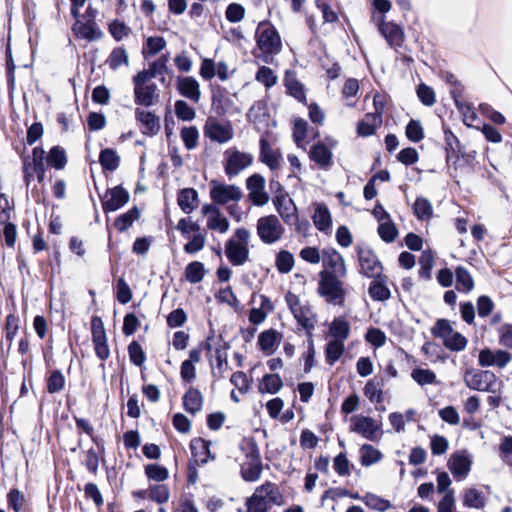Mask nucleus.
Segmentation results:
<instances>
[{
  "mask_svg": "<svg viewBox=\"0 0 512 512\" xmlns=\"http://www.w3.org/2000/svg\"><path fill=\"white\" fill-rule=\"evenodd\" d=\"M256 42L265 63H271L273 55L281 51L282 43L279 33L269 22L259 23L256 30Z\"/></svg>",
  "mask_w": 512,
  "mask_h": 512,
  "instance_id": "1",
  "label": "nucleus"
},
{
  "mask_svg": "<svg viewBox=\"0 0 512 512\" xmlns=\"http://www.w3.org/2000/svg\"><path fill=\"white\" fill-rule=\"evenodd\" d=\"M463 380L468 388L475 391L497 394L502 388V382L490 370L467 369Z\"/></svg>",
  "mask_w": 512,
  "mask_h": 512,
  "instance_id": "2",
  "label": "nucleus"
},
{
  "mask_svg": "<svg viewBox=\"0 0 512 512\" xmlns=\"http://www.w3.org/2000/svg\"><path fill=\"white\" fill-rule=\"evenodd\" d=\"M234 237L226 241L225 254L233 266H242L249 258L250 232L246 228H237Z\"/></svg>",
  "mask_w": 512,
  "mask_h": 512,
  "instance_id": "3",
  "label": "nucleus"
},
{
  "mask_svg": "<svg viewBox=\"0 0 512 512\" xmlns=\"http://www.w3.org/2000/svg\"><path fill=\"white\" fill-rule=\"evenodd\" d=\"M320 281L318 291L327 302L334 305H341L345 298V290L341 278L344 276H332L328 274L327 270H322L319 273Z\"/></svg>",
  "mask_w": 512,
  "mask_h": 512,
  "instance_id": "4",
  "label": "nucleus"
},
{
  "mask_svg": "<svg viewBox=\"0 0 512 512\" xmlns=\"http://www.w3.org/2000/svg\"><path fill=\"white\" fill-rule=\"evenodd\" d=\"M432 334L441 338L445 347L451 351H462L467 346V339L461 333L454 331L446 319L437 320L432 328Z\"/></svg>",
  "mask_w": 512,
  "mask_h": 512,
  "instance_id": "5",
  "label": "nucleus"
},
{
  "mask_svg": "<svg viewBox=\"0 0 512 512\" xmlns=\"http://www.w3.org/2000/svg\"><path fill=\"white\" fill-rule=\"evenodd\" d=\"M256 229L260 240L268 245L279 241L285 232L280 220L275 215H268L259 218Z\"/></svg>",
  "mask_w": 512,
  "mask_h": 512,
  "instance_id": "6",
  "label": "nucleus"
},
{
  "mask_svg": "<svg viewBox=\"0 0 512 512\" xmlns=\"http://www.w3.org/2000/svg\"><path fill=\"white\" fill-rule=\"evenodd\" d=\"M210 198L215 204L225 205L229 202H238L242 199L243 193L236 185L226 184L218 181L210 183Z\"/></svg>",
  "mask_w": 512,
  "mask_h": 512,
  "instance_id": "7",
  "label": "nucleus"
},
{
  "mask_svg": "<svg viewBox=\"0 0 512 512\" xmlns=\"http://www.w3.org/2000/svg\"><path fill=\"white\" fill-rule=\"evenodd\" d=\"M360 273L368 278H380L383 266L376 254L369 247H358L357 249Z\"/></svg>",
  "mask_w": 512,
  "mask_h": 512,
  "instance_id": "8",
  "label": "nucleus"
},
{
  "mask_svg": "<svg viewBox=\"0 0 512 512\" xmlns=\"http://www.w3.org/2000/svg\"><path fill=\"white\" fill-rule=\"evenodd\" d=\"M226 161L224 165L225 173L229 178L237 176L241 171L250 166L253 162V156L249 153L231 149L225 152Z\"/></svg>",
  "mask_w": 512,
  "mask_h": 512,
  "instance_id": "9",
  "label": "nucleus"
},
{
  "mask_svg": "<svg viewBox=\"0 0 512 512\" xmlns=\"http://www.w3.org/2000/svg\"><path fill=\"white\" fill-rule=\"evenodd\" d=\"M91 332L94 350L97 357L101 360H107L110 356V349L107 342L104 324L100 317H93L91 321Z\"/></svg>",
  "mask_w": 512,
  "mask_h": 512,
  "instance_id": "10",
  "label": "nucleus"
},
{
  "mask_svg": "<svg viewBox=\"0 0 512 512\" xmlns=\"http://www.w3.org/2000/svg\"><path fill=\"white\" fill-rule=\"evenodd\" d=\"M134 97L135 103L145 107H150L154 104L157 95V85L154 83L147 84V80L134 76Z\"/></svg>",
  "mask_w": 512,
  "mask_h": 512,
  "instance_id": "11",
  "label": "nucleus"
},
{
  "mask_svg": "<svg viewBox=\"0 0 512 512\" xmlns=\"http://www.w3.org/2000/svg\"><path fill=\"white\" fill-rule=\"evenodd\" d=\"M265 183V178L258 173L252 174L246 180L249 199L255 206H264L269 201V195L265 191Z\"/></svg>",
  "mask_w": 512,
  "mask_h": 512,
  "instance_id": "12",
  "label": "nucleus"
},
{
  "mask_svg": "<svg viewBox=\"0 0 512 512\" xmlns=\"http://www.w3.org/2000/svg\"><path fill=\"white\" fill-rule=\"evenodd\" d=\"M129 193L122 186L108 189L102 198V208L105 213L114 212L122 208L129 201Z\"/></svg>",
  "mask_w": 512,
  "mask_h": 512,
  "instance_id": "13",
  "label": "nucleus"
},
{
  "mask_svg": "<svg viewBox=\"0 0 512 512\" xmlns=\"http://www.w3.org/2000/svg\"><path fill=\"white\" fill-rule=\"evenodd\" d=\"M323 270L332 276H346L347 270L343 257L334 248H325L322 251Z\"/></svg>",
  "mask_w": 512,
  "mask_h": 512,
  "instance_id": "14",
  "label": "nucleus"
},
{
  "mask_svg": "<svg viewBox=\"0 0 512 512\" xmlns=\"http://www.w3.org/2000/svg\"><path fill=\"white\" fill-rule=\"evenodd\" d=\"M272 202L276 211L287 225H291L297 220V207L288 193L273 196Z\"/></svg>",
  "mask_w": 512,
  "mask_h": 512,
  "instance_id": "15",
  "label": "nucleus"
},
{
  "mask_svg": "<svg viewBox=\"0 0 512 512\" xmlns=\"http://www.w3.org/2000/svg\"><path fill=\"white\" fill-rule=\"evenodd\" d=\"M205 136L211 141L226 143L233 138V129L229 124H221L215 119H208L204 127Z\"/></svg>",
  "mask_w": 512,
  "mask_h": 512,
  "instance_id": "16",
  "label": "nucleus"
},
{
  "mask_svg": "<svg viewBox=\"0 0 512 512\" xmlns=\"http://www.w3.org/2000/svg\"><path fill=\"white\" fill-rule=\"evenodd\" d=\"M176 89L179 94L194 103H198L201 98L200 84L192 76H178L176 79Z\"/></svg>",
  "mask_w": 512,
  "mask_h": 512,
  "instance_id": "17",
  "label": "nucleus"
},
{
  "mask_svg": "<svg viewBox=\"0 0 512 512\" xmlns=\"http://www.w3.org/2000/svg\"><path fill=\"white\" fill-rule=\"evenodd\" d=\"M351 430L361 434L367 440L374 441L377 438L380 425L371 417L355 416Z\"/></svg>",
  "mask_w": 512,
  "mask_h": 512,
  "instance_id": "18",
  "label": "nucleus"
},
{
  "mask_svg": "<svg viewBox=\"0 0 512 512\" xmlns=\"http://www.w3.org/2000/svg\"><path fill=\"white\" fill-rule=\"evenodd\" d=\"M448 468L454 478L461 481L466 478L471 469V460L465 452H456L448 461Z\"/></svg>",
  "mask_w": 512,
  "mask_h": 512,
  "instance_id": "19",
  "label": "nucleus"
},
{
  "mask_svg": "<svg viewBox=\"0 0 512 512\" xmlns=\"http://www.w3.org/2000/svg\"><path fill=\"white\" fill-rule=\"evenodd\" d=\"M378 30L390 47L396 49L403 44L405 38L404 31L399 25L381 20L378 24Z\"/></svg>",
  "mask_w": 512,
  "mask_h": 512,
  "instance_id": "20",
  "label": "nucleus"
},
{
  "mask_svg": "<svg viewBox=\"0 0 512 512\" xmlns=\"http://www.w3.org/2000/svg\"><path fill=\"white\" fill-rule=\"evenodd\" d=\"M260 161L266 164L271 170L280 167L281 154L278 150H274L268 140L264 137L260 139Z\"/></svg>",
  "mask_w": 512,
  "mask_h": 512,
  "instance_id": "21",
  "label": "nucleus"
},
{
  "mask_svg": "<svg viewBox=\"0 0 512 512\" xmlns=\"http://www.w3.org/2000/svg\"><path fill=\"white\" fill-rule=\"evenodd\" d=\"M135 117L136 120L143 126V134L153 136L158 133L160 129V121L155 114L137 108L135 110Z\"/></svg>",
  "mask_w": 512,
  "mask_h": 512,
  "instance_id": "22",
  "label": "nucleus"
},
{
  "mask_svg": "<svg viewBox=\"0 0 512 512\" xmlns=\"http://www.w3.org/2000/svg\"><path fill=\"white\" fill-rule=\"evenodd\" d=\"M375 107H377L375 105ZM382 123V112L378 111L376 108V112L367 113L365 117L358 123L357 125V133L360 136L368 137L375 133L377 127H379Z\"/></svg>",
  "mask_w": 512,
  "mask_h": 512,
  "instance_id": "23",
  "label": "nucleus"
},
{
  "mask_svg": "<svg viewBox=\"0 0 512 512\" xmlns=\"http://www.w3.org/2000/svg\"><path fill=\"white\" fill-rule=\"evenodd\" d=\"M312 220L315 227L321 232H328L331 229V214L328 207L323 203L315 204Z\"/></svg>",
  "mask_w": 512,
  "mask_h": 512,
  "instance_id": "24",
  "label": "nucleus"
},
{
  "mask_svg": "<svg viewBox=\"0 0 512 512\" xmlns=\"http://www.w3.org/2000/svg\"><path fill=\"white\" fill-rule=\"evenodd\" d=\"M177 203L184 213L190 214L197 207V191L194 188H184L180 190L177 197Z\"/></svg>",
  "mask_w": 512,
  "mask_h": 512,
  "instance_id": "25",
  "label": "nucleus"
},
{
  "mask_svg": "<svg viewBox=\"0 0 512 512\" xmlns=\"http://www.w3.org/2000/svg\"><path fill=\"white\" fill-rule=\"evenodd\" d=\"M74 31L78 37L89 41L99 40L103 35L94 21H87L86 23L77 22L74 25Z\"/></svg>",
  "mask_w": 512,
  "mask_h": 512,
  "instance_id": "26",
  "label": "nucleus"
},
{
  "mask_svg": "<svg viewBox=\"0 0 512 512\" xmlns=\"http://www.w3.org/2000/svg\"><path fill=\"white\" fill-rule=\"evenodd\" d=\"M310 158L324 169L332 165V152L323 143H317L311 148Z\"/></svg>",
  "mask_w": 512,
  "mask_h": 512,
  "instance_id": "27",
  "label": "nucleus"
},
{
  "mask_svg": "<svg viewBox=\"0 0 512 512\" xmlns=\"http://www.w3.org/2000/svg\"><path fill=\"white\" fill-rule=\"evenodd\" d=\"M167 62L168 57L166 55H162L157 60L150 63L148 69L140 71L135 76L149 81L157 75H161L167 71Z\"/></svg>",
  "mask_w": 512,
  "mask_h": 512,
  "instance_id": "28",
  "label": "nucleus"
},
{
  "mask_svg": "<svg viewBox=\"0 0 512 512\" xmlns=\"http://www.w3.org/2000/svg\"><path fill=\"white\" fill-rule=\"evenodd\" d=\"M183 405L187 412L196 414L202 409L203 396L195 388H190L183 396Z\"/></svg>",
  "mask_w": 512,
  "mask_h": 512,
  "instance_id": "29",
  "label": "nucleus"
},
{
  "mask_svg": "<svg viewBox=\"0 0 512 512\" xmlns=\"http://www.w3.org/2000/svg\"><path fill=\"white\" fill-rule=\"evenodd\" d=\"M374 280L370 283L368 293L374 301H386L391 297V292L385 284V279L381 276L380 278H373Z\"/></svg>",
  "mask_w": 512,
  "mask_h": 512,
  "instance_id": "30",
  "label": "nucleus"
},
{
  "mask_svg": "<svg viewBox=\"0 0 512 512\" xmlns=\"http://www.w3.org/2000/svg\"><path fill=\"white\" fill-rule=\"evenodd\" d=\"M295 319L298 324L301 325L306 331L307 334L311 337V330L314 329V316L309 307L300 306L299 308L292 311Z\"/></svg>",
  "mask_w": 512,
  "mask_h": 512,
  "instance_id": "31",
  "label": "nucleus"
},
{
  "mask_svg": "<svg viewBox=\"0 0 512 512\" xmlns=\"http://www.w3.org/2000/svg\"><path fill=\"white\" fill-rule=\"evenodd\" d=\"M329 334L333 340L345 342L350 334V325L343 318H335L330 325Z\"/></svg>",
  "mask_w": 512,
  "mask_h": 512,
  "instance_id": "32",
  "label": "nucleus"
},
{
  "mask_svg": "<svg viewBox=\"0 0 512 512\" xmlns=\"http://www.w3.org/2000/svg\"><path fill=\"white\" fill-rule=\"evenodd\" d=\"M456 289L462 293H469L474 288V280L469 271L458 266L455 270Z\"/></svg>",
  "mask_w": 512,
  "mask_h": 512,
  "instance_id": "33",
  "label": "nucleus"
},
{
  "mask_svg": "<svg viewBox=\"0 0 512 512\" xmlns=\"http://www.w3.org/2000/svg\"><path fill=\"white\" fill-rule=\"evenodd\" d=\"M444 142H445V151H446V161L449 163L453 157L458 158V153L460 152V141L453 134V132L449 128H444Z\"/></svg>",
  "mask_w": 512,
  "mask_h": 512,
  "instance_id": "34",
  "label": "nucleus"
},
{
  "mask_svg": "<svg viewBox=\"0 0 512 512\" xmlns=\"http://www.w3.org/2000/svg\"><path fill=\"white\" fill-rule=\"evenodd\" d=\"M486 504L485 496L475 488H469L464 491L463 505L468 508L482 509Z\"/></svg>",
  "mask_w": 512,
  "mask_h": 512,
  "instance_id": "35",
  "label": "nucleus"
},
{
  "mask_svg": "<svg viewBox=\"0 0 512 512\" xmlns=\"http://www.w3.org/2000/svg\"><path fill=\"white\" fill-rule=\"evenodd\" d=\"M283 386L282 379L278 374H266L259 384L260 393L276 394Z\"/></svg>",
  "mask_w": 512,
  "mask_h": 512,
  "instance_id": "36",
  "label": "nucleus"
},
{
  "mask_svg": "<svg viewBox=\"0 0 512 512\" xmlns=\"http://www.w3.org/2000/svg\"><path fill=\"white\" fill-rule=\"evenodd\" d=\"M361 501L370 509L384 512L392 508V504L389 500L384 499L376 494L373 493H366L364 496H362Z\"/></svg>",
  "mask_w": 512,
  "mask_h": 512,
  "instance_id": "37",
  "label": "nucleus"
},
{
  "mask_svg": "<svg viewBox=\"0 0 512 512\" xmlns=\"http://www.w3.org/2000/svg\"><path fill=\"white\" fill-rule=\"evenodd\" d=\"M257 489L258 492L262 494L263 499L267 501L268 506L269 504L281 505L282 495L273 483L266 482Z\"/></svg>",
  "mask_w": 512,
  "mask_h": 512,
  "instance_id": "38",
  "label": "nucleus"
},
{
  "mask_svg": "<svg viewBox=\"0 0 512 512\" xmlns=\"http://www.w3.org/2000/svg\"><path fill=\"white\" fill-rule=\"evenodd\" d=\"M285 86L287 89V92L293 96L298 101L305 103L306 102V95L303 85L293 76L290 74H286L285 79Z\"/></svg>",
  "mask_w": 512,
  "mask_h": 512,
  "instance_id": "39",
  "label": "nucleus"
},
{
  "mask_svg": "<svg viewBox=\"0 0 512 512\" xmlns=\"http://www.w3.org/2000/svg\"><path fill=\"white\" fill-rule=\"evenodd\" d=\"M382 458L381 452L370 444H363L360 448V462L362 466L369 467Z\"/></svg>",
  "mask_w": 512,
  "mask_h": 512,
  "instance_id": "40",
  "label": "nucleus"
},
{
  "mask_svg": "<svg viewBox=\"0 0 512 512\" xmlns=\"http://www.w3.org/2000/svg\"><path fill=\"white\" fill-rule=\"evenodd\" d=\"M140 211L137 207H133L127 212L121 214L115 219L114 226L120 232L127 230L139 218Z\"/></svg>",
  "mask_w": 512,
  "mask_h": 512,
  "instance_id": "41",
  "label": "nucleus"
},
{
  "mask_svg": "<svg viewBox=\"0 0 512 512\" xmlns=\"http://www.w3.org/2000/svg\"><path fill=\"white\" fill-rule=\"evenodd\" d=\"M345 350L344 342L338 340H331L327 343L325 348L326 362L333 365L343 355Z\"/></svg>",
  "mask_w": 512,
  "mask_h": 512,
  "instance_id": "42",
  "label": "nucleus"
},
{
  "mask_svg": "<svg viewBox=\"0 0 512 512\" xmlns=\"http://www.w3.org/2000/svg\"><path fill=\"white\" fill-rule=\"evenodd\" d=\"M277 338L278 333L274 329L261 332L258 337V344L260 349L266 354H271L274 351Z\"/></svg>",
  "mask_w": 512,
  "mask_h": 512,
  "instance_id": "43",
  "label": "nucleus"
},
{
  "mask_svg": "<svg viewBox=\"0 0 512 512\" xmlns=\"http://www.w3.org/2000/svg\"><path fill=\"white\" fill-rule=\"evenodd\" d=\"M99 162L103 169L108 171H115L120 163V158L116 151L110 148H106L100 152Z\"/></svg>",
  "mask_w": 512,
  "mask_h": 512,
  "instance_id": "44",
  "label": "nucleus"
},
{
  "mask_svg": "<svg viewBox=\"0 0 512 512\" xmlns=\"http://www.w3.org/2000/svg\"><path fill=\"white\" fill-rule=\"evenodd\" d=\"M414 214L419 220H429L433 214L431 202L424 197H418L413 205Z\"/></svg>",
  "mask_w": 512,
  "mask_h": 512,
  "instance_id": "45",
  "label": "nucleus"
},
{
  "mask_svg": "<svg viewBox=\"0 0 512 512\" xmlns=\"http://www.w3.org/2000/svg\"><path fill=\"white\" fill-rule=\"evenodd\" d=\"M166 46V41L161 36H151L146 39L142 54L145 58L155 56Z\"/></svg>",
  "mask_w": 512,
  "mask_h": 512,
  "instance_id": "46",
  "label": "nucleus"
},
{
  "mask_svg": "<svg viewBox=\"0 0 512 512\" xmlns=\"http://www.w3.org/2000/svg\"><path fill=\"white\" fill-rule=\"evenodd\" d=\"M205 275V268L203 263L199 261H193L186 266L185 276L187 281L192 284L199 283L203 280Z\"/></svg>",
  "mask_w": 512,
  "mask_h": 512,
  "instance_id": "47",
  "label": "nucleus"
},
{
  "mask_svg": "<svg viewBox=\"0 0 512 512\" xmlns=\"http://www.w3.org/2000/svg\"><path fill=\"white\" fill-rule=\"evenodd\" d=\"M262 472V464L259 459L253 462L244 464L241 468V475L245 481L254 482L257 481Z\"/></svg>",
  "mask_w": 512,
  "mask_h": 512,
  "instance_id": "48",
  "label": "nucleus"
},
{
  "mask_svg": "<svg viewBox=\"0 0 512 512\" xmlns=\"http://www.w3.org/2000/svg\"><path fill=\"white\" fill-rule=\"evenodd\" d=\"M47 162L57 170L63 169L67 163L65 150L59 146L52 147L48 153Z\"/></svg>",
  "mask_w": 512,
  "mask_h": 512,
  "instance_id": "49",
  "label": "nucleus"
},
{
  "mask_svg": "<svg viewBox=\"0 0 512 512\" xmlns=\"http://www.w3.org/2000/svg\"><path fill=\"white\" fill-rule=\"evenodd\" d=\"M382 387V381L369 380L364 387V395L371 402L381 403L383 401Z\"/></svg>",
  "mask_w": 512,
  "mask_h": 512,
  "instance_id": "50",
  "label": "nucleus"
},
{
  "mask_svg": "<svg viewBox=\"0 0 512 512\" xmlns=\"http://www.w3.org/2000/svg\"><path fill=\"white\" fill-rule=\"evenodd\" d=\"M107 63L112 70H117L121 65H128L129 58L125 48L116 47L110 53Z\"/></svg>",
  "mask_w": 512,
  "mask_h": 512,
  "instance_id": "51",
  "label": "nucleus"
},
{
  "mask_svg": "<svg viewBox=\"0 0 512 512\" xmlns=\"http://www.w3.org/2000/svg\"><path fill=\"white\" fill-rule=\"evenodd\" d=\"M180 137L187 150H193L198 146L199 131L195 126L183 127Z\"/></svg>",
  "mask_w": 512,
  "mask_h": 512,
  "instance_id": "52",
  "label": "nucleus"
},
{
  "mask_svg": "<svg viewBox=\"0 0 512 512\" xmlns=\"http://www.w3.org/2000/svg\"><path fill=\"white\" fill-rule=\"evenodd\" d=\"M276 268L280 273H289L294 266V257L287 250H281L276 256Z\"/></svg>",
  "mask_w": 512,
  "mask_h": 512,
  "instance_id": "53",
  "label": "nucleus"
},
{
  "mask_svg": "<svg viewBox=\"0 0 512 512\" xmlns=\"http://www.w3.org/2000/svg\"><path fill=\"white\" fill-rule=\"evenodd\" d=\"M411 377L421 386L436 383V374L430 369L415 368L411 372Z\"/></svg>",
  "mask_w": 512,
  "mask_h": 512,
  "instance_id": "54",
  "label": "nucleus"
},
{
  "mask_svg": "<svg viewBox=\"0 0 512 512\" xmlns=\"http://www.w3.org/2000/svg\"><path fill=\"white\" fill-rule=\"evenodd\" d=\"M378 234L380 238L386 243H391L396 239L398 231L392 219L383 221L379 224Z\"/></svg>",
  "mask_w": 512,
  "mask_h": 512,
  "instance_id": "55",
  "label": "nucleus"
},
{
  "mask_svg": "<svg viewBox=\"0 0 512 512\" xmlns=\"http://www.w3.org/2000/svg\"><path fill=\"white\" fill-rule=\"evenodd\" d=\"M246 506L248 512H268L267 501L263 499L262 494L256 488L254 494L247 499Z\"/></svg>",
  "mask_w": 512,
  "mask_h": 512,
  "instance_id": "56",
  "label": "nucleus"
},
{
  "mask_svg": "<svg viewBox=\"0 0 512 512\" xmlns=\"http://www.w3.org/2000/svg\"><path fill=\"white\" fill-rule=\"evenodd\" d=\"M207 227L210 230L223 234L226 233L229 229V221L225 216L222 215L221 212H219L216 215L209 216L207 218Z\"/></svg>",
  "mask_w": 512,
  "mask_h": 512,
  "instance_id": "57",
  "label": "nucleus"
},
{
  "mask_svg": "<svg viewBox=\"0 0 512 512\" xmlns=\"http://www.w3.org/2000/svg\"><path fill=\"white\" fill-rule=\"evenodd\" d=\"M406 137L414 142L418 143L424 138V130L419 120H410L405 129Z\"/></svg>",
  "mask_w": 512,
  "mask_h": 512,
  "instance_id": "58",
  "label": "nucleus"
},
{
  "mask_svg": "<svg viewBox=\"0 0 512 512\" xmlns=\"http://www.w3.org/2000/svg\"><path fill=\"white\" fill-rule=\"evenodd\" d=\"M433 262L434 256L432 252L429 250L423 251L419 259V275L421 278L429 279L431 277V269L433 267Z\"/></svg>",
  "mask_w": 512,
  "mask_h": 512,
  "instance_id": "59",
  "label": "nucleus"
},
{
  "mask_svg": "<svg viewBox=\"0 0 512 512\" xmlns=\"http://www.w3.org/2000/svg\"><path fill=\"white\" fill-rule=\"evenodd\" d=\"M65 385V378L60 370H54L47 379V391L50 394L60 392Z\"/></svg>",
  "mask_w": 512,
  "mask_h": 512,
  "instance_id": "60",
  "label": "nucleus"
},
{
  "mask_svg": "<svg viewBox=\"0 0 512 512\" xmlns=\"http://www.w3.org/2000/svg\"><path fill=\"white\" fill-rule=\"evenodd\" d=\"M175 114L178 119L192 121L196 117L195 110L184 100H177L174 104Z\"/></svg>",
  "mask_w": 512,
  "mask_h": 512,
  "instance_id": "61",
  "label": "nucleus"
},
{
  "mask_svg": "<svg viewBox=\"0 0 512 512\" xmlns=\"http://www.w3.org/2000/svg\"><path fill=\"white\" fill-rule=\"evenodd\" d=\"M19 329V318L14 314H9L6 317L5 323V337L9 342L8 348L11 347L14 337L16 336Z\"/></svg>",
  "mask_w": 512,
  "mask_h": 512,
  "instance_id": "62",
  "label": "nucleus"
},
{
  "mask_svg": "<svg viewBox=\"0 0 512 512\" xmlns=\"http://www.w3.org/2000/svg\"><path fill=\"white\" fill-rule=\"evenodd\" d=\"M128 354L130 361L136 365L141 366L146 360L145 353L141 345L137 341H132L128 346Z\"/></svg>",
  "mask_w": 512,
  "mask_h": 512,
  "instance_id": "63",
  "label": "nucleus"
},
{
  "mask_svg": "<svg viewBox=\"0 0 512 512\" xmlns=\"http://www.w3.org/2000/svg\"><path fill=\"white\" fill-rule=\"evenodd\" d=\"M109 32L116 41H121L125 37H128L131 30L124 22L114 20L109 25Z\"/></svg>",
  "mask_w": 512,
  "mask_h": 512,
  "instance_id": "64",
  "label": "nucleus"
}]
</instances>
